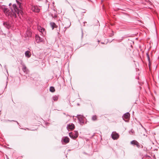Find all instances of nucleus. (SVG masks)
I'll list each match as a JSON object with an SVG mask.
<instances>
[{
  "label": "nucleus",
  "mask_w": 159,
  "mask_h": 159,
  "mask_svg": "<svg viewBox=\"0 0 159 159\" xmlns=\"http://www.w3.org/2000/svg\"><path fill=\"white\" fill-rule=\"evenodd\" d=\"M12 7L13 9H11V12L5 6H2L1 8L7 16H9L11 17L16 18V17L17 14L19 15L20 10L16 4H13Z\"/></svg>",
  "instance_id": "nucleus-1"
},
{
  "label": "nucleus",
  "mask_w": 159,
  "mask_h": 159,
  "mask_svg": "<svg viewBox=\"0 0 159 159\" xmlns=\"http://www.w3.org/2000/svg\"><path fill=\"white\" fill-rule=\"evenodd\" d=\"M130 144L133 145H136L139 148H142L143 146L141 144H140L139 142L135 140H133L130 142Z\"/></svg>",
  "instance_id": "nucleus-2"
},
{
  "label": "nucleus",
  "mask_w": 159,
  "mask_h": 159,
  "mask_svg": "<svg viewBox=\"0 0 159 159\" xmlns=\"http://www.w3.org/2000/svg\"><path fill=\"white\" fill-rule=\"evenodd\" d=\"M112 138L113 140H116L119 138V134L116 132H113L111 135Z\"/></svg>",
  "instance_id": "nucleus-3"
},
{
  "label": "nucleus",
  "mask_w": 159,
  "mask_h": 159,
  "mask_svg": "<svg viewBox=\"0 0 159 159\" xmlns=\"http://www.w3.org/2000/svg\"><path fill=\"white\" fill-rule=\"evenodd\" d=\"M31 9L33 11L35 12H39V9L37 6H32L31 7Z\"/></svg>",
  "instance_id": "nucleus-4"
},
{
  "label": "nucleus",
  "mask_w": 159,
  "mask_h": 159,
  "mask_svg": "<svg viewBox=\"0 0 159 159\" xmlns=\"http://www.w3.org/2000/svg\"><path fill=\"white\" fill-rule=\"evenodd\" d=\"M21 64L22 65V70L24 71V72L26 74H28L29 72V70L28 69L26 68V66L23 63H21Z\"/></svg>",
  "instance_id": "nucleus-5"
},
{
  "label": "nucleus",
  "mask_w": 159,
  "mask_h": 159,
  "mask_svg": "<svg viewBox=\"0 0 159 159\" xmlns=\"http://www.w3.org/2000/svg\"><path fill=\"white\" fill-rule=\"evenodd\" d=\"M75 127L74 125L72 123L69 124L67 126V128L68 129L73 130L74 129Z\"/></svg>",
  "instance_id": "nucleus-6"
},
{
  "label": "nucleus",
  "mask_w": 159,
  "mask_h": 159,
  "mask_svg": "<svg viewBox=\"0 0 159 159\" xmlns=\"http://www.w3.org/2000/svg\"><path fill=\"white\" fill-rule=\"evenodd\" d=\"M62 140L65 143H66L69 142L70 139L67 137H64L62 138Z\"/></svg>",
  "instance_id": "nucleus-7"
},
{
  "label": "nucleus",
  "mask_w": 159,
  "mask_h": 159,
  "mask_svg": "<svg viewBox=\"0 0 159 159\" xmlns=\"http://www.w3.org/2000/svg\"><path fill=\"white\" fill-rule=\"evenodd\" d=\"M35 39L37 42V43H39L40 42H42L43 39L41 38L39 35H36L35 36Z\"/></svg>",
  "instance_id": "nucleus-8"
},
{
  "label": "nucleus",
  "mask_w": 159,
  "mask_h": 159,
  "mask_svg": "<svg viewBox=\"0 0 159 159\" xmlns=\"http://www.w3.org/2000/svg\"><path fill=\"white\" fill-rule=\"evenodd\" d=\"M78 119L81 125H83L84 124L83 118L82 117H78Z\"/></svg>",
  "instance_id": "nucleus-9"
},
{
  "label": "nucleus",
  "mask_w": 159,
  "mask_h": 159,
  "mask_svg": "<svg viewBox=\"0 0 159 159\" xmlns=\"http://www.w3.org/2000/svg\"><path fill=\"white\" fill-rule=\"evenodd\" d=\"M129 117L130 114L129 112L126 113L123 116V119L125 118L126 119H129Z\"/></svg>",
  "instance_id": "nucleus-10"
},
{
  "label": "nucleus",
  "mask_w": 159,
  "mask_h": 159,
  "mask_svg": "<svg viewBox=\"0 0 159 159\" xmlns=\"http://www.w3.org/2000/svg\"><path fill=\"white\" fill-rule=\"evenodd\" d=\"M3 25L6 28L8 29H9L10 27V25L9 22H4L3 23Z\"/></svg>",
  "instance_id": "nucleus-11"
},
{
  "label": "nucleus",
  "mask_w": 159,
  "mask_h": 159,
  "mask_svg": "<svg viewBox=\"0 0 159 159\" xmlns=\"http://www.w3.org/2000/svg\"><path fill=\"white\" fill-rule=\"evenodd\" d=\"M50 25L51 26L52 28V29L53 30L54 28H57V26L56 25L55 23L53 22H51L50 23Z\"/></svg>",
  "instance_id": "nucleus-12"
},
{
  "label": "nucleus",
  "mask_w": 159,
  "mask_h": 159,
  "mask_svg": "<svg viewBox=\"0 0 159 159\" xmlns=\"http://www.w3.org/2000/svg\"><path fill=\"white\" fill-rule=\"evenodd\" d=\"M25 55L26 57L28 58L30 57L31 56L30 52L29 51H26L25 52Z\"/></svg>",
  "instance_id": "nucleus-13"
},
{
  "label": "nucleus",
  "mask_w": 159,
  "mask_h": 159,
  "mask_svg": "<svg viewBox=\"0 0 159 159\" xmlns=\"http://www.w3.org/2000/svg\"><path fill=\"white\" fill-rule=\"evenodd\" d=\"M69 136L72 139H75L76 138V137L75 136V135L73 132H70L69 133Z\"/></svg>",
  "instance_id": "nucleus-14"
},
{
  "label": "nucleus",
  "mask_w": 159,
  "mask_h": 159,
  "mask_svg": "<svg viewBox=\"0 0 159 159\" xmlns=\"http://www.w3.org/2000/svg\"><path fill=\"white\" fill-rule=\"evenodd\" d=\"M39 30L40 32L42 33L43 35L45 33V29L43 28L40 27V28H39Z\"/></svg>",
  "instance_id": "nucleus-15"
},
{
  "label": "nucleus",
  "mask_w": 159,
  "mask_h": 159,
  "mask_svg": "<svg viewBox=\"0 0 159 159\" xmlns=\"http://www.w3.org/2000/svg\"><path fill=\"white\" fill-rule=\"evenodd\" d=\"M16 2L19 5V7L20 8H21V6L20 5V4L21 3V0H16Z\"/></svg>",
  "instance_id": "nucleus-16"
},
{
  "label": "nucleus",
  "mask_w": 159,
  "mask_h": 159,
  "mask_svg": "<svg viewBox=\"0 0 159 159\" xmlns=\"http://www.w3.org/2000/svg\"><path fill=\"white\" fill-rule=\"evenodd\" d=\"M49 90L52 92H54L55 91V89L53 87L51 86Z\"/></svg>",
  "instance_id": "nucleus-17"
},
{
  "label": "nucleus",
  "mask_w": 159,
  "mask_h": 159,
  "mask_svg": "<svg viewBox=\"0 0 159 159\" xmlns=\"http://www.w3.org/2000/svg\"><path fill=\"white\" fill-rule=\"evenodd\" d=\"M52 98L54 101H57L58 99V97L56 95H55L52 97Z\"/></svg>",
  "instance_id": "nucleus-18"
},
{
  "label": "nucleus",
  "mask_w": 159,
  "mask_h": 159,
  "mask_svg": "<svg viewBox=\"0 0 159 159\" xmlns=\"http://www.w3.org/2000/svg\"><path fill=\"white\" fill-rule=\"evenodd\" d=\"M97 117L96 116H93L92 117V120L93 121L96 120H97Z\"/></svg>",
  "instance_id": "nucleus-19"
},
{
  "label": "nucleus",
  "mask_w": 159,
  "mask_h": 159,
  "mask_svg": "<svg viewBox=\"0 0 159 159\" xmlns=\"http://www.w3.org/2000/svg\"><path fill=\"white\" fill-rule=\"evenodd\" d=\"M129 133L130 134H134V131L132 129H131V130L129 131Z\"/></svg>",
  "instance_id": "nucleus-20"
},
{
  "label": "nucleus",
  "mask_w": 159,
  "mask_h": 159,
  "mask_svg": "<svg viewBox=\"0 0 159 159\" xmlns=\"http://www.w3.org/2000/svg\"><path fill=\"white\" fill-rule=\"evenodd\" d=\"M73 133L74 134V135H75V136L77 138L78 136V132L76 131H74V132H73Z\"/></svg>",
  "instance_id": "nucleus-21"
},
{
  "label": "nucleus",
  "mask_w": 159,
  "mask_h": 159,
  "mask_svg": "<svg viewBox=\"0 0 159 159\" xmlns=\"http://www.w3.org/2000/svg\"><path fill=\"white\" fill-rule=\"evenodd\" d=\"M146 55L147 56V58L148 59V61L150 63V58H149V55L148 53H146Z\"/></svg>",
  "instance_id": "nucleus-22"
},
{
  "label": "nucleus",
  "mask_w": 159,
  "mask_h": 159,
  "mask_svg": "<svg viewBox=\"0 0 159 159\" xmlns=\"http://www.w3.org/2000/svg\"><path fill=\"white\" fill-rule=\"evenodd\" d=\"M15 121L18 124H19V123H18V122L17 121Z\"/></svg>",
  "instance_id": "nucleus-23"
},
{
  "label": "nucleus",
  "mask_w": 159,
  "mask_h": 159,
  "mask_svg": "<svg viewBox=\"0 0 159 159\" xmlns=\"http://www.w3.org/2000/svg\"><path fill=\"white\" fill-rule=\"evenodd\" d=\"M54 17H57V16H54Z\"/></svg>",
  "instance_id": "nucleus-24"
},
{
  "label": "nucleus",
  "mask_w": 159,
  "mask_h": 159,
  "mask_svg": "<svg viewBox=\"0 0 159 159\" xmlns=\"http://www.w3.org/2000/svg\"><path fill=\"white\" fill-rule=\"evenodd\" d=\"M85 23H86V22H84V24H85Z\"/></svg>",
  "instance_id": "nucleus-25"
}]
</instances>
